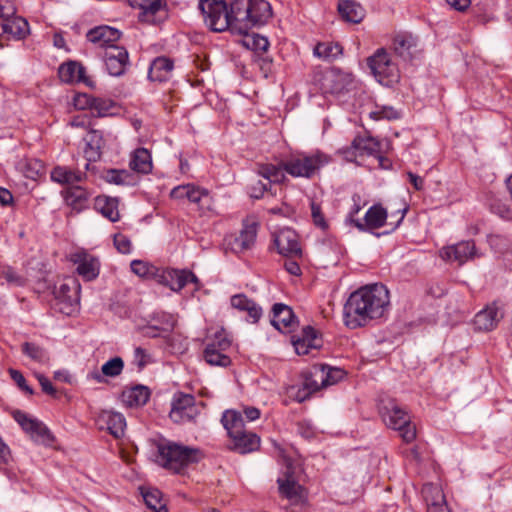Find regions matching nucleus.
I'll list each match as a JSON object with an SVG mask.
<instances>
[{"instance_id":"obj_19","label":"nucleus","mask_w":512,"mask_h":512,"mask_svg":"<svg viewBox=\"0 0 512 512\" xmlns=\"http://www.w3.org/2000/svg\"><path fill=\"white\" fill-rule=\"evenodd\" d=\"M476 256L477 252L473 241H461L441 250V257L443 259L456 261L459 265L464 264Z\"/></svg>"},{"instance_id":"obj_62","label":"nucleus","mask_w":512,"mask_h":512,"mask_svg":"<svg viewBox=\"0 0 512 512\" xmlns=\"http://www.w3.org/2000/svg\"><path fill=\"white\" fill-rule=\"evenodd\" d=\"M407 210L408 208L404 206L403 208L397 209L395 213H391L390 216H388V218H390L389 225L392 226V230L396 229L400 225L405 217Z\"/></svg>"},{"instance_id":"obj_38","label":"nucleus","mask_w":512,"mask_h":512,"mask_svg":"<svg viewBox=\"0 0 512 512\" xmlns=\"http://www.w3.org/2000/svg\"><path fill=\"white\" fill-rule=\"evenodd\" d=\"M150 390L144 385H135L122 392V400L128 406H143L150 398Z\"/></svg>"},{"instance_id":"obj_12","label":"nucleus","mask_w":512,"mask_h":512,"mask_svg":"<svg viewBox=\"0 0 512 512\" xmlns=\"http://www.w3.org/2000/svg\"><path fill=\"white\" fill-rule=\"evenodd\" d=\"M69 260L76 265L77 273L86 281L94 280L100 273L99 259L84 249L70 254Z\"/></svg>"},{"instance_id":"obj_29","label":"nucleus","mask_w":512,"mask_h":512,"mask_svg":"<svg viewBox=\"0 0 512 512\" xmlns=\"http://www.w3.org/2000/svg\"><path fill=\"white\" fill-rule=\"evenodd\" d=\"M173 68L171 59L165 56L156 57L150 64L148 78L154 82H165L170 79Z\"/></svg>"},{"instance_id":"obj_2","label":"nucleus","mask_w":512,"mask_h":512,"mask_svg":"<svg viewBox=\"0 0 512 512\" xmlns=\"http://www.w3.org/2000/svg\"><path fill=\"white\" fill-rule=\"evenodd\" d=\"M232 33L245 34L265 25L272 17V8L266 0H231Z\"/></svg>"},{"instance_id":"obj_41","label":"nucleus","mask_w":512,"mask_h":512,"mask_svg":"<svg viewBox=\"0 0 512 512\" xmlns=\"http://www.w3.org/2000/svg\"><path fill=\"white\" fill-rule=\"evenodd\" d=\"M3 32L12 35L15 39H23L29 33L28 22L19 16L6 17L2 23Z\"/></svg>"},{"instance_id":"obj_27","label":"nucleus","mask_w":512,"mask_h":512,"mask_svg":"<svg viewBox=\"0 0 512 512\" xmlns=\"http://www.w3.org/2000/svg\"><path fill=\"white\" fill-rule=\"evenodd\" d=\"M98 423L102 429L106 428L115 438H120L124 435L126 421L121 413L104 410L98 417Z\"/></svg>"},{"instance_id":"obj_36","label":"nucleus","mask_w":512,"mask_h":512,"mask_svg":"<svg viewBox=\"0 0 512 512\" xmlns=\"http://www.w3.org/2000/svg\"><path fill=\"white\" fill-rule=\"evenodd\" d=\"M231 306L239 311H245L253 322H257L262 316V309L245 294L233 295L230 299Z\"/></svg>"},{"instance_id":"obj_6","label":"nucleus","mask_w":512,"mask_h":512,"mask_svg":"<svg viewBox=\"0 0 512 512\" xmlns=\"http://www.w3.org/2000/svg\"><path fill=\"white\" fill-rule=\"evenodd\" d=\"M199 9L203 14L206 25L214 32L230 30L232 32V17L230 5L225 0H200Z\"/></svg>"},{"instance_id":"obj_53","label":"nucleus","mask_w":512,"mask_h":512,"mask_svg":"<svg viewBox=\"0 0 512 512\" xmlns=\"http://www.w3.org/2000/svg\"><path fill=\"white\" fill-rule=\"evenodd\" d=\"M22 352L35 362L45 364L49 361L48 353L42 347L34 343H23Z\"/></svg>"},{"instance_id":"obj_49","label":"nucleus","mask_w":512,"mask_h":512,"mask_svg":"<svg viewBox=\"0 0 512 512\" xmlns=\"http://www.w3.org/2000/svg\"><path fill=\"white\" fill-rule=\"evenodd\" d=\"M284 172L285 170L282 167V162L278 166L266 164L261 166L259 169V174L268 181V184L283 183L286 179Z\"/></svg>"},{"instance_id":"obj_44","label":"nucleus","mask_w":512,"mask_h":512,"mask_svg":"<svg viewBox=\"0 0 512 512\" xmlns=\"http://www.w3.org/2000/svg\"><path fill=\"white\" fill-rule=\"evenodd\" d=\"M95 207L104 217L112 222H116L120 218L115 199L98 196L95 199Z\"/></svg>"},{"instance_id":"obj_24","label":"nucleus","mask_w":512,"mask_h":512,"mask_svg":"<svg viewBox=\"0 0 512 512\" xmlns=\"http://www.w3.org/2000/svg\"><path fill=\"white\" fill-rule=\"evenodd\" d=\"M393 50L404 61H411L418 52V39L410 33H399L393 38Z\"/></svg>"},{"instance_id":"obj_48","label":"nucleus","mask_w":512,"mask_h":512,"mask_svg":"<svg viewBox=\"0 0 512 512\" xmlns=\"http://www.w3.org/2000/svg\"><path fill=\"white\" fill-rule=\"evenodd\" d=\"M142 497L146 506L153 512H168L164 503H162V493L158 489L142 490Z\"/></svg>"},{"instance_id":"obj_4","label":"nucleus","mask_w":512,"mask_h":512,"mask_svg":"<svg viewBox=\"0 0 512 512\" xmlns=\"http://www.w3.org/2000/svg\"><path fill=\"white\" fill-rule=\"evenodd\" d=\"M331 161V157L321 151L297 153L282 161L286 173L294 178L311 179Z\"/></svg>"},{"instance_id":"obj_34","label":"nucleus","mask_w":512,"mask_h":512,"mask_svg":"<svg viewBox=\"0 0 512 512\" xmlns=\"http://www.w3.org/2000/svg\"><path fill=\"white\" fill-rule=\"evenodd\" d=\"M292 344L298 355L308 354L311 348L319 346L315 329L311 326H306L302 330V336L292 337Z\"/></svg>"},{"instance_id":"obj_15","label":"nucleus","mask_w":512,"mask_h":512,"mask_svg":"<svg viewBox=\"0 0 512 512\" xmlns=\"http://www.w3.org/2000/svg\"><path fill=\"white\" fill-rule=\"evenodd\" d=\"M171 196L176 199L187 198L190 202L196 203L203 211L211 210L213 202L208 190L196 187L193 184L175 187L171 191Z\"/></svg>"},{"instance_id":"obj_33","label":"nucleus","mask_w":512,"mask_h":512,"mask_svg":"<svg viewBox=\"0 0 512 512\" xmlns=\"http://www.w3.org/2000/svg\"><path fill=\"white\" fill-rule=\"evenodd\" d=\"M338 12L344 21L353 24L360 23L365 17V9L353 0H340Z\"/></svg>"},{"instance_id":"obj_1","label":"nucleus","mask_w":512,"mask_h":512,"mask_svg":"<svg viewBox=\"0 0 512 512\" xmlns=\"http://www.w3.org/2000/svg\"><path fill=\"white\" fill-rule=\"evenodd\" d=\"M389 291L382 284L361 287L350 294L343 307L345 325L350 329L381 318L389 306Z\"/></svg>"},{"instance_id":"obj_25","label":"nucleus","mask_w":512,"mask_h":512,"mask_svg":"<svg viewBox=\"0 0 512 512\" xmlns=\"http://www.w3.org/2000/svg\"><path fill=\"white\" fill-rule=\"evenodd\" d=\"M277 484L280 496L287 499L291 505L302 506L305 504V489L297 481L277 479Z\"/></svg>"},{"instance_id":"obj_18","label":"nucleus","mask_w":512,"mask_h":512,"mask_svg":"<svg viewBox=\"0 0 512 512\" xmlns=\"http://www.w3.org/2000/svg\"><path fill=\"white\" fill-rule=\"evenodd\" d=\"M352 82L350 74L340 70L326 72L322 78L321 89L326 94H341L348 90Z\"/></svg>"},{"instance_id":"obj_22","label":"nucleus","mask_w":512,"mask_h":512,"mask_svg":"<svg viewBox=\"0 0 512 512\" xmlns=\"http://www.w3.org/2000/svg\"><path fill=\"white\" fill-rule=\"evenodd\" d=\"M84 141L86 143L84 156L87 160L85 169L88 170L91 162H96L101 158L105 140L102 131L90 128Z\"/></svg>"},{"instance_id":"obj_59","label":"nucleus","mask_w":512,"mask_h":512,"mask_svg":"<svg viewBox=\"0 0 512 512\" xmlns=\"http://www.w3.org/2000/svg\"><path fill=\"white\" fill-rule=\"evenodd\" d=\"M114 245L122 254H128L131 252V241L125 235L116 234L114 236Z\"/></svg>"},{"instance_id":"obj_39","label":"nucleus","mask_w":512,"mask_h":512,"mask_svg":"<svg viewBox=\"0 0 512 512\" xmlns=\"http://www.w3.org/2000/svg\"><path fill=\"white\" fill-rule=\"evenodd\" d=\"M62 195L69 206L80 210L86 205L91 193L82 186L74 185L63 191Z\"/></svg>"},{"instance_id":"obj_8","label":"nucleus","mask_w":512,"mask_h":512,"mask_svg":"<svg viewBox=\"0 0 512 512\" xmlns=\"http://www.w3.org/2000/svg\"><path fill=\"white\" fill-rule=\"evenodd\" d=\"M80 285L74 279H69L54 290L53 307L58 312L70 316L79 309Z\"/></svg>"},{"instance_id":"obj_13","label":"nucleus","mask_w":512,"mask_h":512,"mask_svg":"<svg viewBox=\"0 0 512 512\" xmlns=\"http://www.w3.org/2000/svg\"><path fill=\"white\" fill-rule=\"evenodd\" d=\"M103 61L109 75L120 77L130 64L129 53L124 47L110 46L104 51Z\"/></svg>"},{"instance_id":"obj_45","label":"nucleus","mask_w":512,"mask_h":512,"mask_svg":"<svg viewBox=\"0 0 512 512\" xmlns=\"http://www.w3.org/2000/svg\"><path fill=\"white\" fill-rule=\"evenodd\" d=\"M422 494L427 504V509L432 506H447L445 495L440 486L428 483L422 488Z\"/></svg>"},{"instance_id":"obj_7","label":"nucleus","mask_w":512,"mask_h":512,"mask_svg":"<svg viewBox=\"0 0 512 512\" xmlns=\"http://www.w3.org/2000/svg\"><path fill=\"white\" fill-rule=\"evenodd\" d=\"M367 65L377 81L385 86L392 85L399 78L398 67L384 48H378L368 57Z\"/></svg>"},{"instance_id":"obj_61","label":"nucleus","mask_w":512,"mask_h":512,"mask_svg":"<svg viewBox=\"0 0 512 512\" xmlns=\"http://www.w3.org/2000/svg\"><path fill=\"white\" fill-rule=\"evenodd\" d=\"M284 470L281 472V475L278 479H284L287 481H297L295 477V467L290 459H284Z\"/></svg>"},{"instance_id":"obj_43","label":"nucleus","mask_w":512,"mask_h":512,"mask_svg":"<svg viewBox=\"0 0 512 512\" xmlns=\"http://www.w3.org/2000/svg\"><path fill=\"white\" fill-rule=\"evenodd\" d=\"M498 309L496 307H487L478 312L474 317V325L478 330H492L498 321Z\"/></svg>"},{"instance_id":"obj_11","label":"nucleus","mask_w":512,"mask_h":512,"mask_svg":"<svg viewBox=\"0 0 512 512\" xmlns=\"http://www.w3.org/2000/svg\"><path fill=\"white\" fill-rule=\"evenodd\" d=\"M13 418L33 441L45 445H49L53 441V436L47 426L37 418L31 417L21 410H15Z\"/></svg>"},{"instance_id":"obj_63","label":"nucleus","mask_w":512,"mask_h":512,"mask_svg":"<svg viewBox=\"0 0 512 512\" xmlns=\"http://www.w3.org/2000/svg\"><path fill=\"white\" fill-rule=\"evenodd\" d=\"M492 211L505 220H512V209L505 204H493Z\"/></svg>"},{"instance_id":"obj_10","label":"nucleus","mask_w":512,"mask_h":512,"mask_svg":"<svg viewBox=\"0 0 512 512\" xmlns=\"http://www.w3.org/2000/svg\"><path fill=\"white\" fill-rule=\"evenodd\" d=\"M231 340L222 329L217 331L214 338L207 343L204 350V358L210 365L226 367L231 363L225 352L230 348Z\"/></svg>"},{"instance_id":"obj_17","label":"nucleus","mask_w":512,"mask_h":512,"mask_svg":"<svg viewBox=\"0 0 512 512\" xmlns=\"http://www.w3.org/2000/svg\"><path fill=\"white\" fill-rule=\"evenodd\" d=\"M274 243L279 254L286 257H301L302 250L300 247L297 233L290 228L281 229L274 236Z\"/></svg>"},{"instance_id":"obj_55","label":"nucleus","mask_w":512,"mask_h":512,"mask_svg":"<svg viewBox=\"0 0 512 512\" xmlns=\"http://www.w3.org/2000/svg\"><path fill=\"white\" fill-rule=\"evenodd\" d=\"M370 117L374 120H395L400 117V114L391 106H382L377 107L374 111H371Z\"/></svg>"},{"instance_id":"obj_57","label":"nucleus","mask_w":512,"mask_h":512,"mask_svg":"<svg viewBox=\"0 0 512 512\" xmlns=\"http://www.w3.org/2000/svg\"><path fill=\"white\" fill-rule=\"evenodd\" d=\"M311 216H312L314 224L317 227H319L323 230L328 228V223L324 217L321 206L314 201L311 202Z\"/></svg>"},{"instance_id":"obj_3","label":"nucleus","mask_w":512,"mask_h":512,"mask_svg":"<svg viewBox=\"0 0 512 512\" xmlns=\"http://www.w3.org/2000/svg\"><path fill=\"white\" fill-rule=\"evenodd\" d=\"M156 462L174 473H181L190 464L201 459V451L166 439L156 444Z\"/></svg>"},{"instance_id":"obj_14","label":"nucleus","mask_w":512,"mask_h":512,"mask_svg":"<svg viewBox=\"0 0 512 512\" xmlns=\"http://www.w3.org/2000/svg\"><path fill=\"white\" fill-rule=\"evenodd\" d=\"M258 224L254 220H246L239 235H230L225 239L227 247L234 253H242L250 249L256 240Z\"/></svg>"},{"instance_id":"obj_51","label":"nucleus","mask_w":512,"mask_h":512,"mask_svg":"<svg viewBox=\"0 0 512 512\" xmlns=\"http://www.w3.org/2000/svg\"><path fill=\"white\" fill-rule=\"evenodd\" d=\"M321 387V381L317 376H315V370L310 373V375L306 376L302 385V388L298 390L297 398L300 402H302L308 395L313 392L318 391Z\"/></svg>"},{"instance_id":"obj_26","label":"nucleus","mask_w":512,"mask_h":512,"mask_svg":"<svg viewBox=\"0 0 512 512\" xmlns=\"http://www.w3.org/2000/svg\"><path fill=\"white\" fill-rule=\"evenodd\" d=\"M129 4L140 9L139 21L149 24L158 22L156 14L166 6L163 0H129Z\"/></svg>"},{"instance_id":"obj_28","label":"nucleus","mask_w":512,"mask_h":512,"mask_svg":"<svg viewBox=\"0 0 512 512\" xmlns=\"http://www.w3.org/2000/svg\"><path fill=\"white\" fill-rule=\"evenodd\" d=\"M53 182L60 185L72 187L86 179V173L80 170H73L66 166H56L50 172Z\"/></svg>"},{"instance_id":"obj_60","label":"nucleus","mask_w":512,"mask_h":512,"mask_svg":"<svg viewBox=\"0 0 512 512\" xmlns=\"http://www.w3.org/2000/svg\"><path fill=\"white\" fill-rule=\"evenodd\" d=\"M268 183H265L261 180L256 181L255 183L251 184L249 187V194L254 199H260L264 196L265 192L267 191Z\"/></svg>"},{"instance_id":"obj_32","label":"nucleus","mask_w":512,"mask_h":512,"mask_svg":"<svg viewBox=\"0 0 512 512\" xmlns=\"http://www.w3.org/2000/svg\"><path fill=\"white\" fill-rule=\"evenodd\" d=\"M221 422L231 439L246 431L243 414L237 410H226L222 415Z\"/></svg>"},{"instance_id":"obj_50","label":"nucleus","mask_w":512,"mask_h":512,"mask_svg":"<svg viewBox=\"0 0 512 512\" xmlns=\"http://www.w3.org/2000/svg\"><path fill=\"white\" fill-rule=\"evenodd\" d=\"M244 39L242 41L243 45L248 49H251L255 52H265L269 48V41L266 37L261 36L256 33H245Z\"/></svg>"},{"instance_id":"obj_40","label":"nucleus","mask_w":512,"mask_h":512,"mask_svg":"<svg viewBox=\"0 0 512 512\" xmlns=\"http://www.w3.org/2000/svg\"><path fill=\"white\" fill-rule=\"evenodd\" d=\"M129 166L137 173H150L153 168L150 152L146 148L136 149L131 155Z\"/></svg>"},{"instance_id":"obj_23","label":"nucleus","mask_w":512,"mask_h":512,"mask_svg":"<svg viewBox=\"0 0 512 512\" xmlns=\"http://www.w3.org/2000/svg\"><path fill=\"white\" fill-rule=\"evenodd\" d=\"M87 40L98 47L107 49L115 46L114 43L121 37V32L110 26H97L90 29L86 34Z\"/></svg>"},{"instance_id":"obj_64","label":"nucleus","mask_w":512,"mask_h":512,"mask_svg":"<svg viewBox=\"0 0 512 512\" xmlns=\"http://www.w3.org/2000/svg\"><path fill=\"white\" fill-rule=\"evenodd\" d=\"M292 258L293 257H287L284 262V268L289 274L299 276L301 274V268L299 264Z\"/></svg>"},{"instance_id":"obj_58","label":"nucleus","mask_w":512,"mask_h":512,"mask_svg":"<svg viewBox=\"0 0 512 512\" xmlns=\"http://www.w3.org/2000/svg\"><path fill=\"white\" fill-rule=\"evenodd\" d=\"M9 374L13 381L22 391L26 392L29 395L33 394L32 388L27 384L26 379L24 378L23 374L20 371L10 368Z\"/></svg>"},{"instance_id":"obj_9","label":"nucleus","mask_w":512,"mask_h":512,"mask_svg":"<svg viewBox=\"0 0 512 512\" xmlns=\"http://www.w3.org/2000/svg\"><path fill=\"white\" fill-rule=\"evenodd\" d=\"M200 413L195 397L182 392L175 393L171 402L169 416L175 423L193 421Z\"/></svg>"},{"instance_id":"obj_37","label":"nucleus","mask_w":512,"mask_h":512,"mask_svg":"<svg viewBox=\"0 0 512 512\" xmlns=\"http://www.w3.org/2000/svg\"><path fill=\"white\" fill-rule=\"evenodd\" d=\"M232 441V450L240 454L251 453L260 447V437L253 432L245 431L233 438Z\"/></svg>"},{"instance_id":"obj_46","label":"nucleus","mask_w":512,"mask_h":512,"mask_svg":"<svg viewBox=\"0 0 512 512\" xmlns=\"http://www.w3.org/2000/svg\"><path fill=\"white\" fill-rule=\"evenodd\" d=\"M86 99L84 104H90V110L94 116L105 117L110 114L111 109L114 107V102L110 99L82 96Z\"/></svg>"},{"instance_id":"obj_31","label":"nucleus","mask_w":512,"mask_h":512,"mask_svg":"<svg viewBox=\"0 0 512 512\" xmlns=\"http://www.w3.org/2000/svg\"><path fill=\"white\" fill-rule=\"evenodd\" d=\"M354 156H378L380 153V143L370 136H357L351 143Z\"/></svg>"},{"instance_id":"obj_16","label":"nucleus","mask_w":512,"mask_h":512,"mask_svg":"<svg viewBox=\"0 0 512 512\" xmlns=\"http://www.w3.org/2000/svg\"><path fill=\"white\" fill-rule=\"evenodd\" d=\"M160 282L170 287L173 291H180L188 283H193L195 289L200 288V282L197 276L189 270L166 269L158 275Z\"/></svg>"},{"instance_id":"obj_52","label":"nucleus","mask_w":512,"mask_h":512,"mask_svg":"<svg viewBox=\"0 0 512 512\" xmlns=\"http://www.w3.org/2000/svg\"><path fill=\"white\" fill-rule=\"evenodd\" d=\"M315 376L321 381V385L328 386L335 384L344 376V371L339 368H328L326 371L325 367L321 369H315Z\"/></svg>"},{"instance_id":"obj_56","label":"nucleus","mask_w":512,"mask_h":512,"mask_svg":"<svg viewBox=\"0 0 512 512\" xmlns=\"http://www.w3.org/2000/svg\"><path fill=\"white\" fill-rule=\"evenodd\" d=\"M155 319L158 321L159 325H157L162 333H169L171 332L175 325H176V319L172 314L169 313H159L155 317Z\"/></svg>"},{"instance_id":"obj_30","label":"nucleus","mask_w":512,"mask_h":512,"mask_svg":"<svg viewBox=\"0 0 512 512\" xmlns=\"http://www.w3.org/2000/svg\"><path fill=\"white\" fill-rule=\"evenodd\" d=\"M124 369V361L121 357H114L105 362L102 367L101 371H92L88 374V378L95 380L97 383H104L106 382L105 377L114 378L119 376Z\"/></svg>"},{"instance_id":"obj_35","label":"nucleus","mask_w":512,"mask_h":512,"mask_svg":"<svg viewBox=\"0 0 512 512\" xmlns=\"http://www.w3.org/2000/svg\"><path fill=\"white\" fill-rule=\"evenodd\" d=\"M273 318L271 320L272 325L278 329H291L294 326V313L292 309L282 303L274 304L272 308Z\"/></svg>"},{"instance_id":"obj_42","label":"nucleus","mask_w":512,"mask_h":512,"mask_svg":"<svg viewBox=\"0 0 512 512\" xmlns=\"http://www.w3.org/2000/svg\"><path fill=\"white\" fill-rule=\"evenodd\" d=\"M103 179L119 186H134L138 182V177L125 169H109L104 172Z\"/></svg>"},{"instance_id":"obj_20","label":"nucleus","mask_w":512,"mask_h":512,"mask_svg":"<svg viewBox=\"0 0 512 512\" xmlns=\"http://www.w3.org/2000/svg\"><path fill=\"white\" fill-rule=\"evenodd\" d=\"M58 76L64 83L82 82L89 87H94V82L86 76L85 67L77 61H68L60 65Z\"/></svg>"},{"instance_id":"obj_54","label":"nucleus","mask_w":512,"mask_h":512,"mask_svg":"<svg viewBox=\"0 0 512 512\" xmlns=\"http://www.w3.org/2000/svg\"><path fill=\"white\" fill-rule=\"evenodd\" d=\"M130 266L132 272L140 277L151 278L159 275L157 267L142 260H133Z\"/></svg>"},{"instance_id":"obj_21","label":"nucleus","mask_w":512,"mask_h":512,"mask_svg":"<svg viewBox=\"0 0 512 512\" xmlns=\"http://www.w3.org/2000/svg\"><path fill=\"white\" fill-rule=\"evenodd\" d=\"M388 219L387 210L380 204L371 206L365 213L364 222L359 219H352V224L360 231L378 229L386 224Z\"/></svg>"},{"instance_id":"obj_47","label":"nucleus","mask_w":512,"mask_h":512,"mask_svg":"<svg viewBox=\"0 0 512 512\" xmlns=\"http://www.w3.org/2000/svg\"><path fill=\"white\" fill-rule=\"evenodd\" d=\"M314 55L324 61H333L342 54V47L334 42H321L314 48Z\"/></svg>"},{"instance_id":"obj_5","label":"nucleus","mask_w":512,"mask_h":512,"mask_svg":"<svg viewBox=\"0 0 512 512\" xmlns=\"http://www.w3.org/2000/svg\"><path fill=\"white\" fill-rule=\"evenodd\" d=\"M380 415L387 427L399 431L401 438L410 443L416 438V427L411 423L408 413L395 400L382 403Z\"/></svg>"}]
</instances>
